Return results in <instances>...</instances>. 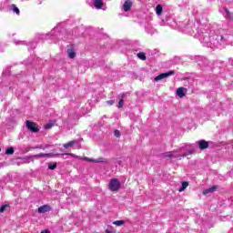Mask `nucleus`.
Instances as JSON below:
<instances>
[{
    "label": "nucleus",
    "mask_w": 233,
    "mask_h": 233,
    "mask_svg": "<svg viewBox=\"0 0 233 233\" xmlns=\"http://www.w3.org/2000/svg\"><path fill=\"white\" fill-rule=\"evenodd\" d=\"M121 182L117 178H111L108 183V189L111 192H119Z\"/></svg>",
    "instance_id": "1"
},
{
    "label": "nucleus",
    "mask_w": 233,
    "mask_h": 233,
    "mask_svg": "<svg viewBox=\"0 0 233 233\" xmlns=\"http://www.w3.org/2000/svg\"><path fill=\"white\" fill-rule=\"evenodd\" d=\"M25 125L27 127V128L30 130V132H33L35 134H37V132H39V127H36V124L27 120L25 122Z\"/></svg>",
    "instance_id": "2"
},
{
    "label": "nucleus",
    "mask_w": 233,
    "mask_h": 233,
    "mask_svg": "<svg viewBox=\"0 0 233 233\" xmlns=\"http://www.w3.org/2000/svg\"><path fill=\"white\" fill-rule=\"evenodd\" d=\"M174 71H169L167 73H162L155 77V81H161V79H167V77H170V76H174Z\"/></svg>",
    "instance_id": "3"
},
{
    "label": "nucleus",
    "mask_w": 233,
    "mask_h": 233,
    "mask_svg": "<svg viewBox=\"0 0 233 233\" xmlns=\"http://www.w3.org/2000/svg\"><path fill=\"white\" fill-rule=\"evenodd\" d=\"M84 161H89L91 163H108V160L106 158H103V157H99V158H96V159L85 157Z\"/></svg>",
    "instance_id": "4"
},
{
    "label": "nucleus",
    "mask_w": 233,
    "mask_h": 233,
    "mask_svg": "<svg viewBox=\"0 0 233 233\" xmlns=\"http://www.w3.org/2000/svg\"><path fill=\"white\" fill-rule=\"evenodd\" d=\"M50 210H52V208L49 205H44L38 208V214H46V212H50Z\"/></svg>",
    "instance_id": "5"
},
{
    "label": "nucleus",
    "mask_w": 233,
    "mask_h": 233,
    "mask_svg": "<svg viewBox=\"0 0 233 233\" xmlns=\"http://www.w3.org/2000/svg\"><path fill=\"white\" fill-rule=\"evenodd\" d=\"M187 88L185 87H178L177 89V96H178V97H185V96H187Z\"/></svg>",
    "instance_id": "6"
},
{
    "label": "nucleus",
    "mask_w": 233,
    "mask_h": 233,
    "mask_svg": "<svg viewBox=\"0 0 233 233\" xmlns=\"http://www.w3.org/2000/svg\"><path fill=\"white\" fill-rule=\"evenodd\" d=\"M123 8L125 12L130 11V8H132V2L130 0H127L124 3Z\"/></svg>",
    "instance_id": "7"
},
{
    "label": "nucleus",
    "mask_w": 233,
    "mask_h": 233,
    "mask_svg": "<svg viewBox=\"0 0 233 233\" xmlns=\"http://www.w3.org/2000/svg\"><path fill=\"white\" fill-rule=\"evenodd\" d=\"M218 190V186H213L208 189H205L203 191L204 196H207V194H212V192H216Z\"/></svg>",
    "instance_id": "8"
},
{
    "label": "nucleus",
    "mask_w": 233,
    "mask_h": 233,
    "mask_svg": "<svg viewBox=\"0 0 233 233\" xmlns=\"http://www.w3.org/2000/svg\"><path fill=\"white\" fill-rule=\"evenodd\" d=\"M198 147L200 150H205V148L208 147V142H207L206 140H199Z\"/></svg>",
    "instance_id": "9"
},
{
    "label": "nucleus",
    "mask_w": 233,
    "mask_h": 233,
    "mask_svg": "<svg viewBox=\"0 0 233 233\" xmlns=\"http://www.w3.org/2000/svg\"><path fill=\"white\" fill-rule=\"evenodd\" d=\"M103 0H95L94 1V6L96 7L97 10H101L103 8Z\"/></svg>",
    "instance_id": "10"
},
{
    "label": "nucleus",
    "mask_w": 233,
    "mask_h": 233,
    "mask_svg": "<svg viewBox=\"0 0 233 233\" xmlns=\"http://www.w3.org/2000/svg\"><path fill=\"white\" fill-rule=\"evenodd\" d=\"M74 145H77V140H71L68 143L63 145L64 148H71Z\"/></svg>",
    "instance_id": "11"
},
{
    "label": "nucleus",
    "mask_w": 233,
    "mask_h": 233,
    "mask_svg": "<svg viewBox=\"0 0 233 233\" xmlns=\"http://www.w3.org/2000/svg\"><path fill=\"white\" fill-rule=\"evenodd\" d=\"M55 156H59V154H52V153H47V154H44V153H40L38 154V157H55Z\"/></svg>",
    "instance_id": "12"
},
{
    "label": "nucleus",
    "mask_w": 233,
    "mask_h": 233,
    "mask_svg": "<svg viewBox=\"0 0 233 233\" xmlns=\"http://www.w3.org/2000/svg\"><path fill=\"white\" fill-rule=\"evenodd\" d=\"M67 55L70 59H74V57H76V51H74V49L70 48L67 50Z\"/></svg>",
    "instance_id": "13"
},
{
    "label": "nucleus",
    "mask_w": 233,
    "mask_h": 233,
    "mask_svg": "<svg viewBox=\"0 0 233 233\" xmlns=\"http://www.w3.org/2000/svg\"><path fill=\"white\" fill-rule=\"evenodd\" d=\"M165 157L172 158V157H177V156L176 155V151H170L165 154Z\"/></svg>",
    "instance_id": "14"
},
{
    "label": "nucleus",
    "mask_w": 233,
    "mask_h": 233,
    "mask_svg": "<svg viewBox=\"0 0 233 233\" xmlns=\"http://www.w3.org/2000/svg\"><path fill=\"white\" fill-rule=\"evenodd\" d=\"M127 221L125 220H116L113 222V225H116V227H123Z\"/></svg>",
    "instance_id": "15"
},
{
    "label": "nucleus",
    "mask_w": 233,
    "mask_h": 233,
    "mask_svg": "<svg viewBox=\"0 0 233 233\" xmlns=\"http://www.w3.org/2000/svg\"><path fill=\"white\" fill-rule=\"evenodd\" d=\"M156 12L157 15H161L163 13V6H161V5H157Z\"/></svg>",
    "instance_id": "16"
},
{
    "label": "nucleus",
    "mask_w": 233,
    "mask_h": 233,
    "mask_svg": "<svg viewBox=\"0 0 233 233\" xmlns=\"http://www.w3.org/2000/svg\"><path fill=\"white\" fill-rule=\"evenodd\" d=\"M187 187H188V182H182V187L178 188V192H184Z\"/></svg>",
    "instance_id": "17"
},
{
    "label": "nucleus",
    "mask_w": 233,
    "mask_h": 233,
    "mask_svg": "<svg viewBox=\"0 0 233 233\" xmlns=\"http://www.w3.org/2000/svg\"><path fill=\"white\" fill-rule=\"evenodd\" d=\"M137 57L139 59H141L142 61H146L147 60V56H145V53H138L137 54Z\"/></svg>",
    "instance_id": "18"
},
{
    "label": "nucleus",
    "mask_w": 233,
    "mask_h": 233,
    "mask_svg": "<svg viewBox=\"0 0 233 233\" xmlns=\"http://www.w3.org/2000/svg\"><path fill=\"white\" fill-rule=\"evenodd\" d=\"M48 168L49 170H56V168H57V163L49 164Z\"/></svg>",
    "instance_id": "19"
},
{
    "label": "nucleus",
    "mask_w": 233,
    "mask_h": 233,
    "mask_svg": "<svg viewBox=\"0 0 233 233\" xmlns=\"http://www.w3.org/2000/svg\"><path fill=\"white\" fill-rule=\"evenodd\" d=\"M6 156H12L14 154V147H9L5 150Z\"/></svg>",
    "instance_id": "20"
},
{
    "label": "nucleus",
    "mask_w": 233,
    "mask_h": 233,
    "mask_svg": "<svg viewBox=\"0 0 233 233\" xmlns=\"http://www.w3.org/2000/svg\"><path fill=\"white\" fill-rule=\"evenodd\" d=\"M71 156V157H75L76 159H81V157H79V156L77 155H74V153H67V154H62V156Z\"/></svg>",
    "instance_id": "21"
},
{
    "label": "nucleus",
    "mask_w": 233,
    "mask_h": 233,
    "mask_svg": "<svg viewBox=\"0 0 233 233\" xmlns=\"http://www.w3.org/2000/svg\"><path fill=\"white\" fill-rule=\"evenodd\" d=\"M12 8H13V12H15V14L19 15V14H20L19 8L17 6H15V5H13Z\"/></svg>",
    "instance_id": "22"
},
{
    "label": "nucleus",
    "mask_w": 233,
    "mask_h": 233,
    "mask_svg": "<svg viewBox=\"0 0 233 233\" xmlns=\"http://www.w3.org/2000/svg\"><path fill=\"white\" fill-rule=\"evenodd\" d=\"M194 154V150H189L186 154L182 155L181 157H187V156H192Z\"/></svg>",
    "instance_id": "23"
},
{
    "label": "nucleus",
    "mask_w": 233,
    "mask_h": 233,
    "mask_svg": "<svg viewBox=\"0 0 233 233\" xmlns=\"http://www.w3.org/2000/svg\"><path fill=\"white\" fill-rule=\"evenodd\" d=\"M52 127H54V124H46L45 126H44V127H45V129L46 130H49V128H52Z\"/></svg>",
    "instance_id": "24"
},
{
    "label": "nucleus",
    "mask_w": 233,
    "mask_h": 233,
    "mask_svg": "<svg viewBox=\"0 0 233 233\" xmlns=\"http://www.w3.org/2000/svg\"><path fill=\"white\" fill-rule=\"evenodd\" d=\"M6 208H8V205H4L0 208V212L3 213L5 212V210H6Z\"/></svg>",
    "instance_id": "25"
},
{
    "label": "nucleus",
    "mask_w": 233,
    "mask_h": 233,
    "mask_svg": "<svg viewBox=\"0 0 233 233\" xmlns=\"http://www.w3.org/2000/svg\"><path fill=\"white\" fill-rule=\"evenodd\" d=\"M123 105H124L123 99L119 100L118 108H123Z\"/></svg>",
    "instance_id": "26"
},
{
    "label": "nucleus",
    "mask_w": 233,
    "mask_h": 233,
    "mask_svg": "<svg viewBox=\"0 0 233 233\" xmlns=\"http://www.w3.org/2000/svg\"><path fill=\"white\" fill-rule=\"evenodd\" d=\"M115 136H116V137H120L121 133L119 132V130L115 131Z\"/></svg>",
    "instance_id": "27"
},
{
    "label": "nucleus",
    "mask_w": 233,
    "mask_h": 233,
    "mask_svg": "<svg viewBox=\"0 0 233 233\" xmlns=\"http://www.w3.org/2000/svg\"><path fill=\"white\" fill-rule=\"evenodd\" d=\"M106 104L112 106V105H114V100H108L106 101Z\"/></svg>",
    "instance_id": "28"
},
{
    "label": "nucleus",
    "mask_w": 233,
    "mask_h": 233,
    "mask_svg": "<svg viewBox=\"0 0 233 233\" xmlns=\"http://www.w3.org/2000/svg\"><path fill=\"white\" fill-rule=\"evenodd\" d=\"M187 147H188V145H184V146H182V147L178 149V151L183 150V148H187Z\"/></svg>",
    "instance_id": "29"
},
{
    "label": "nucleus",
    "mask_w": 233,
    "mask_h": 233,
    "mask_svg": "<svg viewBox=\"0 0 233 233\" xmlns=\"http://www.w3.org/2000/svg\"><path fill=\"white\" fill-rule=\"evenodd\" d=\"M225 12H226V16L228 17V14H230V13L228 12V9H225Z\"/></svg>",
    "instance_id": "30"
},
{
    "label": "nucleus",
    "mask_w": 233,
    "mask_h": 233,
    "mask_svg": "<svg viewBox=\"0 0 233 233\" xmlns=\"http://www.w3.org/2000/svg\"><path fill=\"white\" fill-rule=\"evenodd\" d=\"M41 233H50L48 230L42 231Z\"/></svg>",
    "instance_id": "31"
},
{
    "label": "nucleus",
    "mask_w": 233,
    "mask_h": 233,
    "mask_svg": "<svg viewBox=\"0 0 233 233\" xmlns=\"http://www.w3.org/2000/svg\"><path fill=\"white\" fill-rule=\"evenodd\" d=\"M106 233H112V231H110V230H108V229H106Z\"/></svg>",
    "instance_id": "32"
},
{
    "label": "nucleus",
    "mask_w": 233,
    "mask_h": 233,
    "mask_svg": "<svg viewBox=\"0 0 233 233\" xmlns=\"http://www.w3.org/2000/svg\"><path fill=\"white\" fill-rule=\"evenodd\" d=\"M39 148H42L43 150H45V147H39Z\"/></svg>",
    "instance_id": "33"
},
{
    "label": "nucleus",
    "mask_w": 233,
    "mask_h": 233,
    "mask_svg": "<svg viewBox=\"0 0 233 233\" xmlns=\"http://www.w3.org/2000/svg\"><path fill=\"white\" fill-rule=\"evenodd\" d=\"M77 148H81V146H78Z\"/></svg>",
    "instance_id": "34"
},
{
    "label": "nucleus",
    "mask_w": 233,
    "mask_h": 233,
    "mask_svg": "<svg viewBox=\"0 0 233 233\" xmlns=\"http://www.w3.org/2000/svg\"><path fill=\"white\" fill-rule=\"evenodd\" d=\"M46 148H48V146H46Z\"/></svg>",
    "instance_id": "35"
},
{
    "label": "nucleus",
    "mask_w": 233,
    "mask_h": 233,
    "mask_svg": "<svg viewBox=\"0 0 233 233\" xmlns=\"http://www.w3.org/2000/svg\"><path fill=\"white\" fill-rule=\"evenodd\" d=\"M0 152H1V148H0Z\"/></svg>",
    "instance_id": "36"
}]
</instances>
